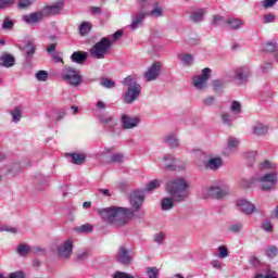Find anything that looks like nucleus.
I'll use <instances>...</instances> for the list:
<instances>
[{"label": "nucleus", "instance_id": "nucleus-1", "mask_svg": "<svg viewBox=\"0 0 278 278\" xmlns=\"http://www.w3.org/2000/svg\"><path fill=\"white\" fill-rule=\"evenodd\" d=\"M188 188H190V184L185 178H175L167 181L165 190L170 198L167 197L162 200L161 208L166 212L175 207V202L182 203V201H186L190 197Z\"/></svg>", "mask_w": 278, "mask_h": 278}, {"label": "nucleus", "instance_id": "nucleus-2", "mask_svg": "<svg viewBox=\"0 0 278 278\" xmlns=\"http://www.w3.org/2000/svg\"><path fill=\"white\" fill-rule=\"evenodd\" d=\"M99 214L104 223H108L109 225H117V227L127 225L130 218L134 217V211H131V208L121 206L101 208L99 210Z\"/></svg>", "mask_w": 278, "mask_h": 278}, {"label": "nucleus", "instance_id": "nucleus-3", "mask_svg": "<svg viewBox=\"0 0 278 278\" xmlns=\"http://www.w3.org/2000/svg\"><path fill=\"white\" fill-rule=\"evenodd\" d=\"M111 49L112 41L108 37H103L91 47L89 53L94 60H104Z\"/></svg>", "mask_w": 278, "mask_h": 278}, {"label": "nucleus", "instance_id": "nucleus-4", "mask_svg": "<svg viewBox=\"0 0 278 278\" xmlns=\"http://www.w3.org/2000/svg\"><path fill=\"white\" fill-rule=\"evenodd\" d=\"M63 79L70 86L77 88V86H81L84 78L81 76V72L75 70L74 67H66L63 73Z\"/></svg>", "mask_w": 278, "mask_h": 278}, {"label": "nucleus", "instance_id": "nucleus-5", "mask_svg": "<svg viewBox=\"0 0 278 278\" xmlns=\"http://www.w3.org/2000/svg\"><path fill=\"white\" fill-rule=\"evenodd\" d=\"M257 181L261 184V190L268 192L277 186V173H268L263 177L258 178Z\"/></svg>", "mask_w": 278, "mask_h": 278}, {"label": "nucleus", "instance_id": "nucleus-6", "mask_svg": "<svg viewBox=\"0 0 278 278\" xmlns=\"http://www.w3.org/2000/svg\"><path fill=\"white\" fill-rule=\"evenodd\" d=\"M64 10V1L59 0L50 5H45L41 10L43 16H58Z\"/></svg>", "mask_w": 278, "mask_h": 278}, {"label": "nucleus", "instance_id": "nucleus-7", "mask_svg": "<svg viewBox=\"0 0 278 278\" xmlns=\"http://www.w3.org/2000/svg\"><path fill=\"white\" fill-rule=\"evenodd\" d=\"M141 92H142V86L138 84H134L132 87H128L124 96L125 103H134V101L138 100V97H140Z\"/></svg>", "mask_w": 278, "mask_h": 278}, {"label": "nucleus", "instance_id": "nucleus-8", "mask_svg": "<svg viewBox=\"0 0 278 278\" xmlns=\"http://www.w3.org/2000/svg\"><path fill=\"white\" fill-rule=\"evenodd\" d=\"M212 74V70L208 67H205L202 70V75L194 76L192 81L193 86L198 88V90H203L205 88V84L207 83V79H210V75Z\"/></svg>", "mask_w": 278, "mask_h": 278}, {"label": "nucleus", "instance_id": "nucleus-9", "mask_svg": "<svg viewBox=\"0 0 278 278\" xmlns=\"http://www.w3.org/2000/svg\"><path fill=\"white\" fill-rule=\"evenodd\" d=\"M162 73V63L154 62L146 72L144 77L148 81H155Z\"/></svg>", "mask_w": 278, "mask_h": 278}, {"label": "nucleus", "instance_id": "nucleus-10", "mask_svg": "<svg viewBox=\"0 0 278 278\" xmlns=\"http://www.w3.org/2000/svg\"><path fill=\"white\" fill-rule=\"evenodd\" d=\"M148 0H138V5L141 9V12L137 15V17L132 21L131 28L136 29L144 21L149 13H147V4Z\"/></svg>", "mask_w": 278, "mask_h": 278}, {"label": "nucleus", "instance_id": "nucleus-11", "mask_svg": "<svg viewBox=\"0 0 278 278\" xmlns=\"http://www.w3.org/2000/svg\"><path fill=\"white\" fill-rule=\"evenodd\" d=\"M129 201L132 208L138 212L142 210V203H144V194H142L140 191H134L130 193Z\"/></svg>", "mask_w": 278, "mask_h": 278}, {"label": "nucleus", "instance_id": "nucleus-12", "mask_svg": "<svg viewBox=\"0 0 278 278\" xmlns=\"http://www.w3.org/2000/svg\"><path fill=\"white\" fill-rule=\"evenodd\" d=\"M237 207L238 210H240V212L248 215L253 214V212H257V208H255V205L251 203V201L244 200V199L237 201Z\"/></svg>", "mask_w": 278, "mask_h": 278}, {"label": "nucleus", "instance_id": "nucleus-13", "mask_svg": "<svg viewBox=\"0 0 278 278\" xmlns=\"http://www.w3.org/2000/svg\"><path fill=\"white\" fill-rule=\"evenodd\" d=\"M206 197H210L211 199H225L229 194V191L227 189H220L218 187H210L206 190Z\"/></svg>", "mask_w": 278, "mask_h": 278}, {"label": "nucleus", "instance_id": "nucleus-14", "mask_svg": "<svg viewBox=\"0 0 278 278\" xmlns=\"http://www.w3.org/2000/svg\"><path fill=\"white\" fill-rule=\"evenodd\" d=\"M73 253V241L67 240L64 242V244L59 247V255L61 257H64L65 260H68Z\"/></svg>", "mask_w": 278, "mask_h": 278}, {"label": "nucleus", "instance_id": "nucleus-15", "mask_svg": "<svg viewBox=\"0 0 278 278\" xmlns=\"http://www.w3.org/2000/svg\"><path fill=\"white\" fill-rule=\"evenodd\" d=\"M117 262H119V264H124L125 266H127V264H131V256L129 255V251H127V248H119L117 253Z\"/></svg>", "mask_w": 278, "mask_h": 278}, {"label": "nucleus", "instance_id": "nucleus-16", "mask_svg": "<svg viewBox=\"0 0 278 278\" xmlns=\"http://www.w3.org/2000/svg\"><path fill=\"white\" fill-rule=\"evenodd\" d=\"M23 18L25 23H28V25H36V23H40V21L45 18V14L42 13V11H40V12L30 13L28 15H24Z\"/></svg>", "mask_w": 278, "mask_h": 278}, {"label": "nucleus", "instance_id": "nucleus-17", "mask_svg": "<svg viewBox=\"0 0 278 278\" xmlns=\"http://www.w3.org/2000/svg\"><path fill=\"white\" fill-rule=\"evenodd\" d=\"M86 60H88V52L85 51H75L71 55V61L74 64H85Z\"/></svg>", "mask_w": 278, "mask_h": 278}, {"label": "nucleus", "instance_id": "nucleus-18", "mask_svg": "<svg viewBox=\"0 0 278 278\" xmlns=\"http://www.w3.org/2000/svg\"><path fill=\"white\" fill-rule=\"evenodd\" d=\"M223 166V159L220 156L211 157L205 163V168H208L210 170H218Z\"/></svg>", "mask_w": 278, "mask_h": 278}, {"label": "nucleus", "instance_id": "nucleus-19", "mask_svg": "<svg viewBox=\"0 0 278 278\" xmlns=\"http://www.w3.org/2000/svg\"><path fill=\"white\" fill-rule=\"evenodd\" d=\"M122 123H123L124 129H134V127H138V123H140V119L131 118L127 115H123Z\"/></svg>", "mask_w": 278, "mask_h": 278}, {"label": "nucleus", "instance_id": "nucleus-20", "mask_svg": "<svg viewBox=\"0 0 278 278\" xmlns=\"http://www.w3.org/2000/svg\"><path fill=\"white\" fill-rule=\"evenodd\" d=\"M23 51L25 52L26 60H31L36 53V43L33 40L27 41Z\"/></svg>", "mask_w": 278, "mask_h": 278}, {"label": "nucleus", "instance_id": "nucleus-21", "mask_svg": "<svg viewBox=\"0 0 278 278\" xmlns=\"http://www.w3.org/2000/svg\"><path fill=\"white\" fill-rule=\"evenodd\" d=\"M15 63H16V60L12 54L5 53L0 58V65L4 66V68H10L14 66Z\"/></svg>", "mask_w": 278, "mask_h": 278}, {"label": "nucleus", "instance_id": "nucleus-22", "mask_svg": "<svg viewBox=\"0 0 278 278\" xmlns=\"http://www.w3.org/2000/svg\"><path fill=\"white\" fill-rule=\"evenodd\" d=\"M162 166L165 170H175V159L173 155L167 154L162 159Z\"/></svg>", "mask_w": 278, "mask_h": 278}, {"label": "nucleus", "instance_id": "nucleus-23", "mask_svg": "<svg viewBox=\"0 0 278 278\" xmlns=\"http://www.w3.org/2000/svg\"><path fill=\"white\" fill-rule=\"evenodd\" d=\"M235 79H238L239 86H242V84H247V79H249V74L244 72V68L240 67L236 71Z\"/></svg>", "mask_w": 278, "mask_h": 278}, {"label": "nucleus", "instance_id": "nucleus-24", "mask_svg": "<svg viewBox=\"0 0 278 278\" xmlns=\"http://www.w3.org/2000/svg\"><path fill=\"white\" fill-rule=\"evenodd\" d=\"M70 155L72 157V163L76 164L77 166H81V164L86 162V154L84 153H72Z\"/></svg>", "mask_w": 278, "mask_h": 278}, {"label": "nucleus", "instance_id": "nucleus-25", "mask_svg": "<svg viewBox=\"0 0 278 278\" xmlns=\"http://www.w3.org/2000/svg\"><path fill=\"white\" fill-rule=\"evenodd\" d=\"M203 16H205V10L199 9L190 15V21H192L193 23H199L200 21H203Z\"/></svg>", "mask_w": 278, "mask_h": 278}, {"label": "nucleus", "instance_id": "nucleus-26", "mask_svg": "<svg viewBox=\"0 0 278 278\" xmlns=\"http://www.w3.org/2000/svg\"><path fill=\"white\" fill-rule=\"evenodd\" d=\"M178 58L180 62L185 64V66H192V62L194 60V56H192V54L182 53V54H178Z\"/></svg>", "mask_w": 278, "mask_h": 278}, {"label": "nucleus", "instance_id": "nucleus-27", "mask_svg": "<svg viewBox=\"0 0 278 278\" xmlns=\"http://www.w3.org/2000/svg\"><path fill=\"white\" fill-rule=\"evenodd\" d=\"M253 131H254L255 136H264V135L268 134V126H264V124H256L253 127Z\"/></svg>", "mask_w": 278, "mask_h": 278}, {"label": "nucleus", "instance_id": "nucleus-28", "mask_svg": "<svg viewBox=\"0 0 278 278\" xmlns=\"http://www.w3.org/2000/svg\"><path fill=\"white\" fill-rule=\"evenodd\" d=\"M160 186H162V180H160V179H153V180H151V181L147 185L144 191H146V192H153V190H156V188H160Z\"/></svg>", "mask_w": 278, "mask_h": 278}, {"label": "nucleus", "instance_id": "nucleus-29", "mask_svg": "<svg viewBox=\"0 0 278 278\" xmlns=\"http://www.w3.org/2000/svg\"><path fill=\"white\" fill-rule=\"evenodd\" d=\"M164 142L169 144V147H179V139L175 136V134H169L164 138Z\"/></svg>", "mask_w": 278, "mask_h": 278}, {"label": "nucleus", "instance_id": "nucleus-30", "mask_svg": "<svg viewBox=\"0 0 278 278\" xmlns=\"http://www.w3.org/2000/svg\"><path fill=\"white\" fill-rule=\"evenodd\" d=\"M125 160L123 153H115L109 157V164H121Z\"/></svg>", "mask_w": 278, "mask_h": 278}, {"label": "nucleus", "instance_id": "nucleus-31", "mask_svg": "<svg viewBox=\"0 0 278 278\" xmlns=\"http://www.w3.org/2000/svg\"><path fill=\"white\" fill-rule=\"evenodd\" d=\"M225 23L229 25L230 29H240L242 27V21L238 18L228 20Z\"/></svg>", "mask_w": 278, "mask_h": 278}, {"label": "nucleus", "instance_id": "nucleus-32", "mask_svg": "<svg viewBox=\"0 0 278 278\" xmlns=\"http://www.w3.org/2000/svg\"><path fill=\"white\" fill-rule=\"evenodd\" d=\"M100 121L103 125H109V127H114L116 125V121H114L112 116L101 115Z\"/></svg>", "mask_w": 278, "mask_h": 278}, {"label": "nucleus", "instance_id": "nucleus-33", "mask_svg": "<svg viewBox=\"0 0 278 278\" xmlns=\"http://www.w3.org/2000/svg\"><path fill=\"white\" fill-rule=\"evenodd\" d=\"M13 123H18L23 118V114L20 106H16L13 112H11Z\"/></svg>", "mask_w": 278, "mask_h": 278}, {"label": "nucleus", "instance_id": "nucleus-34", "mask_svg": "<svg viewBox=\"0 0 278 278\" xmlns=\"http://www.w3.org/2000/svg\"><path fill=\"white\" fill-rule=\"evenodd\" d=\"M90 29H92V25H90V23L88 22H84L83 24L79 25L80 36H86L88 31H90Z\"/></svg>", "mask_w": 278, "mask_h": 278}, {"label": "nucleus", "instance_id": "nucleus-35", "mask_svg": "<svg viewBox=\"0 0 278 278\" xmlns=\"http://www.w3.org/2000/svg\"><path fill=\"white\" fill-rule=\"evenodd\" d=\"M100 84H101V86H103V88H115L116 87V83H114V80H112L110 78H102Z\"/></svg>", "mask_w": 278, "mask_h": 278}, {"label": "nucleus", "instance_id": "nucleus-36", "mask_svg": "<svg viewBox=\"0 0 278 278\" xmlns=\"http://www.w3.org/2000/svg\"><path fill=\"white\" fill-rule=\"evenodd\" d=\"M48 78H49V73L47 71H38L36 73V79L38 81H47Z\"/></svg>", "mask_w": 278, "mask_h": 278}, {"label": "nucleus", "instance_id": "nucleus-37", "mask_svg": "<svg viewBox=\"0 0 278 278\" xmlns=\"http://www.w3.org/2000/svg\"><path fill=\"white\" fill-rule=\"evenodd\" d=\"M277 253H278L277 247L271 245L267 248L266 255L270 260H273V257H277Z\"/></svg>", "mask_w": 278, "mask_h": 278}, {"label": "nucleus", "instance_id": "nucleus-38", "mask_svg": "<svg viewBox=\"0 0 278 278\" xmlns=\"http://www.w3.org/2000/svg\"><path fill=\"white\" fill-rule=\"evenodd\" d=\"M264 51H266L267 53H275V51H277V43L275 42L265 43Z\"/></svg>", "mask_w": 278, "mask_h": 278}, {"label": "nucleus", "instance_id": "nucleus-39", "mask_svg": "<svg viewBox=\"0 0 278 278\" xmlns=\"http://www.w3.org/2000/svg\"><path fill=\"white\" fill-rule=\"evenodd\" d=\"M77 231H80L81 233H90L93 231L92 225L85 224L77 228Z\"/></svg>", "mask_w": 278, "mask_h": 278}, {"label": "nucleus", "instance_id": "nucleus-40", "mask_svg": "<svg viewBox=\"0 0 278 278\" xmlns=\"http://www.w3.org/2000/svg\"><path fill=\"white\" fill-rule=\"evenodd\" d=\"M218 251H219L218 257H220V260H225V257H229V249H227V247L220 245L218 248Z\"/></svg>", "mask_w": 278, "mask_h": 278}, {"label": "nucleus", "instance_id": "nucleus-41", "mask_svg": "<svg viewBox=\"0 0 278 278\" xmlns=\"http://www.w3.org/2000/svg\"><path fill=\"white\" fill-rule=\"evenodd\" d=\"M231 112L235 114H242V104L239 101H233L231 104Z\"/></svg>", "mask_w": 278, "mask_h": 278}, {"label": "nucleus", "instance_id": "nucleus-42", "mask_svg": "<svg viewBox=\"0 0 278 278\" xmlns=\"http://www.w3.org/2000/svg\"><path fill=\"white\" fill-rule=\"evenodd\" d=\"M220 118H222V121H223V123H224V125H227L228 127H231V114H229V113H223L222 115H220Z\"/></svg>", "mask_w": 278, "mask_h": 278}, {"label": "nucleus", "instance_id": "nucleus-43", "mask_svg": "<svg viewBox=\"0 0 278 278\" xmlns=\"http://www.w3.org/2000/svg\"><path fill=\"white\" fill-rule=\"evenodd\" d=\"M31 5V0H20L17 3V8L20 10H27Z\"/></svg>", "mask_w": 278, "mask_h": 278}, {"label": "nucleus", "instance_id": "nucleus-44", "mask_svg": "<svg viewBox=\"0 0 278 278\" xmlns=\"http://www.w3.org/2000/svg\"><path fill=\"white\" fill-rule=\"evenodd\" d=\"M17 253L20 255H27L29 253V247H27L26 244H20L17 247Z\"/></svg>", "mask_w": 278, "mask_h": 278}, {"label": "nucleus", "instance_id": "nucleus-45", "mask_svg": "<svg viewBox=\"0 0 278 278\" xmlns=\"http://www.w3.org/2000/svg\"><path fill=\"white\" fill-rule=\"evenodd\" d=\"M148 275L150 278H157V276L160 275V270L157 269V267H149Z\"/></svg>", "mask_w": 278, "mask_h": 278}, {"label": "nucleus", "instance_id": "nucleus-46", "mask_svg": "<svg viewBox=\"0 0 278 278\" xmlns=\"http://www.w3.org/2000/svg\"><path fill=\"white\" fill-rule=\"evenodd\" d=\"M238 144H240V141H238V139H236L233 137L228 138L229 149H237Z\"/></svg>", "mask_w": 278, "mask_h": 278}, {"label": "nucleus", "instance_id": "nucleus-47", "mask_svg": "<svg viewBox=\"0 0 278 278\" xmlns=\"http://www.w3.org/2000/svg\"><path fill=\"white\" fill-rule=\"evenodd\" d=\"M229 231H231V233H240V231H242V224L231 225Z\"/></svg>", "mask_w": 278, "mask_h": 278}, {"label": "nucleus", "instance_id": "nucleus-48", "mask_svg": "<svg viewBox=\"0 0 278 278\" xmlns=\"http://www.w3.org/2000/svg\"><path fill=\"white\" fill-rule=\"evenodd\" d=\"M213 90L220 92V90H223V83L220 80H213Z\"/></svg>", "mask_w": 278, "mask_h": 278}, {"label": "nucleus", "instance_id": "nucleus-49", "mask_svg": "<svg viewBox=\"0 0 278 278\" xmlns=\"http://www.w3.org/2000/svg\"><path fill=\"white\" fill-rule=\"evenodd\" d=\"M124 86H128V88L134 87V77L131 75H128L126 78L123 80Z\"/></svg>", "mask_w": 278, "mask_h": 278}, {"label": "nucleus", "instance_id": "nucleus-50", "mask_svg": "<svg viewBox=\"0 0 278 278\" xmlns=\"http://www.w3.org/2000/svg\"><path fill=\"white\" fill-rule=\"evenodd\" d=\"M263 18H264V23L265 24H268V23H274L275 22V18H276V16H275V14H265L264 16H263Z\"/></svg>", "mask_w": 278, "mask_h": 278}, {"label": "nucleus", "instance_id": "nucleus-51", "mask_svg": "<svg viewBox=\"0 0 278 278\" xmlns=\"http://www.w3.org/2000/svg\"><path fill=\"white\" fill-rule=\"evenodd\" d=\"M114 278H134V276L127 274V273H123V271H116L113 275Z\"/></svg>", "mask_w": 278, "mask_h": 278}, {"label": "nucleus", "instance_id": "nucleus-52", "mask_svg": "<svg viewBox=\"0 0 278 278\" xmlns=\"http://www.w3.org/2000/svg\"><path fill=\"white\" fill-rule=\"evenodd\" d=\"M150 16H162V8L155 7L151 12Z\"/></svg>", "mask_w": 278, "mask_h": 278}, {"label": "nucleus", "instance_id": "nucleus-53", "mask_svg": "<svg viewBox=\"0 0 278 278\" xmlns=\"http://www.w3.org/2000/svg\"><path fill=\"white\" fill-rule=\"evenodd\" d=\"M14 3V0H0V9L10 8Z\"/></svg>", "mask_w": 278, "mask_h": 278}, {"label": "nucleus", "instance_id": "nucleus-54", "mask_svg": "<svg viewBox=\"0 0 278 278\" xmlns=\"http://www.w3.org/2000/svg\"><path fill=\"white\" fill-rule=\"evenodd\" d=\"M12 27H14V22L10 20H5L2 24L3 29H12Z\"/></svg>", "mask_w": 278, "mask_h": 278}, {"label": "nucleus", "instance_id": "nucleus-55", "mask_svg": "<svg viewBox=\"0 0 278 278\" xmlns=\"http://www.w3.org/2000/svg\"><path fill=\"white\" fill-rule=\"evenodd\" d=\"M154 242H156L157 244H162V242H164V233H156L154 236Z\"/></svg>", "mask_w": 278, "mask_h": 278}, {"label": "nucleus", "instance_id": "nucleus-56", "mask_svg": "<svg viewBox=\"0 0 278 278\" xmlns=\"http://www.w3.org/2000/svg\"><path fill=\"white\" fill-rule=\"evenodd\" d=\"M214 101H216V98L214 96H210L203 100L204 105H213Z\"/></svg>", "mask_w": 278, "mask_h": 278}, {"label": "nucleus", "instance_id": "nucleus-57", "mask_svg": "<svg viewBox=\"0 0 278 278\" xmlns=\"http://www.w3.org/2000/svg\"><path fill=\"white\" fill-rule=\"evenodd\" d=\"M277 3V0H264L263 8H273Z\"/></svg>", "mask_w": 278, "mask_h": 278}, {"label": "nucleus", "instance_id": "nucleus-58", "mask_svg": "<svg viewBox=\"0 0 278 278\" xmlns=\"http://www.w3.org/2000/svg\"><path fill=\"white\" fill-rule=\"evenodd\" d=\"M263 229L264 231H268V232L273 231V224L270 222H264Z\"/></svg>", "mask_w": 278, "mask_h": 278}, {"label": "nucleus", "instance_id": "nucleus-59", "mask_svg": "<svg viewBox=\"0 0 278 278\" xmlns=\"http://www.w3.org/2000/svg\"><path fill=\"white\" fill-rule=\"evenodd\" d=\"M261 168H275V166H273V163H270L269 161H264L263 163L260 164Z\"/></svg>", "mask_w": 278, "mask_h": 278}, {"label": "nucleus", "instance_id": "nucleus-60", "mask_svg": "<svg viewBox=\"0 0 278 278\" xmlns=\"http://www.w3.org/2000/svg\"><path fill=\"white\" fill-rule=\"evenodd\" d=\"M212 23L213 25H220V23H223V16L214 15Z\"/></svg>", "mask_w": 278, "mask_h": 278}, {"label": "nucleus", "instance_id": "nucleus-61", "mask_svg": "<svg viewBox=\"0 0 278 278\" xmlns=\"http://www.w3.org/2000/svg\"><path fill=\"white\" fill-rule=\"evenodd\" d=\"M250 264H252V266H260V258H257V256H252L250 258Z\"/></svg>", "mask_w": 278, "mask_h": 278}, {"label": "nucleus", "instance_id": "nucleus-62", "mask_svg": "<svg viewBox=\"0 0 278 278\" xmlns=\"http://www.w3.org/2000/svg\"><path fill=\"white\" fill-rule=\"evenodd\" d=\"M91 14H101V8L99 7H90Z\"/></svg>", "mask_w": 278, "mask_h": 278}, {"label": "nucleus", "instance_id": "nucleus-63", "mask_svg": "<svg viewBox=\"0 0 278 278\" xmlns=\"http://www.w3.org/2000/svg\"><path fill=\"white\" fill-rule=\"evenodd\" d=\"M96 106L98 108V110H105V102L103 101H98V103L96 104Z\"/></svg>", "mask_w": 278, "mask_h": 278}, {"label": "nucleus", "instance_id": "nucleus-64", "mask_svg": "<svg viewBox=\"0 0 278 278\" xmlns=\"http://www.w3.org/2000/svg\"><path fill=\"white\" fill-rule=\"evenodd\" d=\"M271 216H273V218H278V205L271 212Z\"/></svg>", "mask_w": 278, "mask_h": 278}]
</instances>
